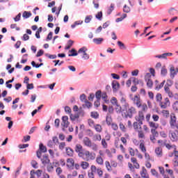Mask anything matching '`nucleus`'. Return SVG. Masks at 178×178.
<instances>
[{
    "label": "nucleus",
    "mask_w": 178,
    "mask_h": 178,
    "mask_svg": "<svg viewBox=\"0 0 178 178\" xmlns=\"http://www.w3.org/2000/svg\"><path fill=\"white\" fill-rule=\"evenodd\" d=\"M148 112V106L143 105V110L138 112V115L135 117V121L132 126L135 131H138V138L139 140H145V133L142 131L143 122L145 120V113Z\"/></svg>",
    "instance_id": "nucleus-1"
},
{
    "label": "nucleus",
    "mask_w": 178,
    "mask_h": 178,
    "mask_svg": "<svg viewBox=\"0 0 178 178\" xmlns=\"http://www.w3.org/2000/svg\"><path fill=\"white\" fill-rule=\"evenodd\" d=\"M121 111L124 118H129V119L133 118V115H136V113H137V108L133 106H130L129 104H128V106L121 108Z\"/></svg>",
    "instance_id": "nucleus-2"
},
{
    "label": "nucleus",
    "mask_w": 178,
    "mask_h": 178,
    "mask_svg": "<svg viewBox=\"0 0 178 178\" xmlns=\"http://www.w3.org/2000/svg\"><path fill=\"white\" fill-rule=\"evenodd\" d=\"M79 157L88 162V161H94V159H95V153L90 152V150L84 149Z\"/></svg>",
    "instance_id": "nucleus-3"
},
{
    "label": "nucleus",
    "mask_w": 178,
    "mask_h": 178,
    "mask_svg": "<svg viewBox=\"0 0 178 178\" xmlns=\"http://www.w3.org/2000/svg\"><path fill=\"white\" fill-rule=\"evenodd\" d=\"M83 145L85 147H88V148H91L92 151H98V145L95 143H92L91 139L88 137L83 138Z\"/></svg>",
    "instance_id": "nucleus-4"
},
{
    "label": "nucleus",
    "mask_w": 178,
    "mask_h": 178,
    "mask_svg": "<svg viewBox=\"0 0 178 178\" xmlns=\"http://www.w3.org/2000/svg\"><path fill=\"white\" fill-rule=\"evenodd\" d=\"M132 101L135 105H136L137 108H141L140 111H143V106L145 105L147 106V104H142L141 103V97H140L139 95H135L132 99Z\"/></svg>",
    "instance_id": "nucleus-5"
},
{
    "label": "nucleus",
    "mask_w": 178,
    "mask_h": 178,
    "mask_svg": "<svg viewBox=\"0 0 178 178\" xmlns=\"http://www.w3.org/2000/svg\"><path fill=\"white\" fill-rule=\"evenodd\" d=\"M170 87H172V81H167V83L164 86L165 92L168 95L170 98H173V92L170 90Z\"/></svg>",
    "instance_id": "nucleus-6"
},
{
    "label": "nucleus",
    "mask_w": 178,
    "mask_h": 178,
    "mask_svg": "<svg viewBox=\"0 0 178 178\" xmlns=\"http://www.w3.org/2000/svg\"><path fill=\"white\" fill-rule=\"evenodd\" d=\"M62 120H63V122L61 124L63 127L62 130L63 131H66V129L69 127V117H67V115L63 116Z\"/></svg>",
    "instance_id": "nucleus-7"
},
{
    "label": "nucleus",
    "mask_w": 178,
    "mask_h": 178,
    "mask_svg": "<svg viewBox=\"0 0 178 178\" xmlns=\"http://www.w3.org/2000/svg\"><path fill=\"white\" fill-rule=\"evenodd\" d=\"M74 149L75 152L78 154V156H80L81 154L84 151V147H83V145L80 143H75Z\"/></svg>",
    "instance_id": "nucleus-8"
},
{
    "label": "nucleus",
    "mask_w": 178,
    "mask_h": 178,
    "mask_svg": "<svg viewBox=\"0 0 178 178\" xmlns=\"http://www.w3.org/2000/svg\"><path fill=\"white\" fill-rule=\"evenodd\" d=\"M150 77L151 74L149 73H147L145 76V80L147 81V87H148V88H152V86H154V82L149 79Z\"/></svg>",
    "instance_id": "nucleus-9"
},
{
    "label": "nucleus",
    "mask_w": 178,
    "mask_h": 178,
    "mask_svg": "<svg viewBox=\"0 0 178 178\" xmlns=\"http://www.w3.org/2000/svg\"><path fill=\"white\" fill-rule=\"evenodd\" d=\"M169 123H170V127L172 126H175V124L177 123V118L176 117V114H175V113H170Z\"/></svg>",
    "instance_id": "nucleus-10"
},
{
    "label": "nucleus",
    "mask_w": 178,
    "mask_h": 178,
    "mask_svg": "<svg viewBox=\"0 0 178 178\" xmlns=\"http://www.w3.org/2000/svg\"><path fill=\"white\" fill-rule=\"evenodd\" d=\"M169 137H170V140H171L172 143H176L178 141V134L177 133H176V131H170Z\"/></svg>",
    "instance_id": "nucleus-11"
},
{
    "label": "nucleus",
    "mask_w": 178,
    "mask_h": 178,
    "mask_svg": "<svg viewBox=\"0 0 178 178\" xmlns=\"http://www.w3.org/2000/svg\"><path fill=\"white\" fill-rule=\"evenodd\" d=\"M159 106H161V109H166L168 106H170V101L169 100V98H165L164 102H161L159 103Z\"/></svg>",
    "instance_id": "nucleus-12"
},
{
    "label": "nucleus",
    "mask_w": 178,
    "mask_h": 178,
    "mask_svg": "<svg viewBox=\"0 0 178 178\" xmlns=\"http://www.w3.org/2000/svg\"><path fill=\"white\" fill-rule=\"evenodd\" d=\"M90 170L91 172H88V177L89 178H95V175H94V173L97 172V166H95V165H92L90 167Z\"/></svg>",
    "instance_id": "nucleus-13"
},
{
    "label": "nucleus",
    "mask_w": 178,
    "mask_h": 178,
    "mask_svg": "<svg viewBox=\"0 0 178 178\" xmlns=\"http://www.w3.org/2000/svg\"><path fill=\"white\" fill-rule=\"evenodd\" d=\"M141 178H149V175L145 167H142V170L140 172Z\"/></svg>",
    "instance_id": "nucleus-14"
},
{
    "label": "nucleus",
    "mask_w": 178,
    "mask_h": 178,
    "mask_svg": "<svg viewBox=\"0 0 178 178\" xmlns=\"http://www.w3.org/2000/svg\"><path fill=\"white\" fill-rule=\"evenodd\" d=\"M165 83H166V81H163L162 83H159V81L158 80L155 81V90L157 91H159L161 88H163L165 86Z\"/></svg>",
    "instance_id": "nucleus-15"
},
{
    "label": "nucleus",
    "mask_w": 178,
    "mask_h": 178,
    "mask_svg": "<svg viewBox=\"0 0 178 178\" xmlns=\"http://www.w3.org/2000/svg\"><path fill=\"white\" fill-rule=\"evenodd\" d=\"M139 149H140L143 153L147 152V147H145V142L144 140H140Z\"/></svg>",
    "instance_id": "nucleus-16"
},
{
    "label": "nucleus",
    "mask_w": 178,
    "mask_h": 178,
    "mask_svg": "<svg viewBox=\"0 0 178 178\" xmlns=\"http://www.w3.org/2000/svg\"><path fill=\"white\" fill-rule=\"evenodd\" d=\"M65 152L67 156H70V158L74 156V150L70 147H65Z\"/></svg>",
    "instance_id": "nucleus-17"
},
{
    "label": "nucleus",
    "mask_w": 178,
    "mask_h": 178,
    "mask_svg": "<svg viewBox=\"0 0 178 178\" xmlns=\"http://www.w3.org/2000/svg\"><path fill=\"white\" fill-rule=\"evenodd\" d=\"M173 54L172 53H164L161 55L155 56V58H158L159 59H167L168 56H172Z\"/></svg>",
    "instance_id": "nucleus-18"
},
{
    "label": "nucleus",
    "mask_w": 178,
    "mask_h": 178,
    "mask_svg": "<svg viewBox=\"0 0 178 178\" xmlns=\"http://www.w3.org/2000/svg\"><path fill=\"white\" fill-rule=\"evenodd\" d=\"M130 139V135L129 134H125L124 137L120 138V140L122 141V144L124 145H127V140Z\"/></svg>",
    "instance_id": "nucleus-19"
},
{
    "label": "nucleus",
    "mask_w": 178,
    "mask_h": 178,
    "mask_svg": "<svg viewBox=\"0 0 178 178\" xmlns=\"http://www.w3.org/2000/svg\"><path fill=\"white\" fill-rule=\"evenodd\" d=\"M41 162L42 165H48L49 162H51V161L49 160V157H48V155L45 154L41 159Z\"/></svg>",
    "instance_id": "nucleus-20"
},
{
    "label": "nucleus",
    "mask_w": 178,
    "mask_h": 178,
    "mask_svg": "<svg viewBox=\"0 0 178 178\" xmlns=\"http://www.w3.org/2000/svg\"><path fill=\"white\" fill-rule=\"evenodd\" d=\"M54 165L56 168V165H58V163H49L47 166V170L49 172V173H52L54 172Z\"/></svg>",
    "instance_id": "nucleus-21"
},
{
    "label": "nucleus",
    "mask_w": 178,
    "mask_h": 178,
    "mask_svg": "<svg viewBox=\"0 0 178 178\" xmlns=\"http://www.w3.org/2000/svg\"><path fill=\"white\" fill-rule=\"evenodd\" d=\"M131 162L133 163L134 168H135V169H140V164L137 162V159L136 157H131Z\"/></svg>",
    "instance_id": "nucleus-22"
},
{
    "label": "nucleus",
    "mask_w": 178,
    "mask_h": 178,
    "mask_svg": "<svg viewBox=\"0 0 178 178\" xmlns=\"http://www.w3.org/2000/svg\"><path fill=\"white\" fill-rule=\"evenodd\" d=\"M112 87L114 92H116L120 87V84L118 81H113Z\"/></svg>",
    "instance_id": "nucleus-23"
},
{
    "label": "nucleus",
    "mask_w": 178,
    "mask_h": 178,
    "mask_svg": "<svg viewBox=\"0 0 178 178\" xmlns=\"http://www.w3.org/2000/svg\"><path fill=\"white\" fill-rule=\"evenodd\" d=\"M67 166L70 169L74 166V159H67Z\"/></svg>",
    "instance_id": "nucleus-24"
},
{
    "label": "nucleus",
    "mask_w": 178,
    "mask_h": 178,
    "mask_svg": "<svg viewBox=\"0 0 178 178\" xmlns=\"http://www.w3.org/2000/svg\"><path fill=\"white\" fill-rule=\"evenodd\" d=\"M111 102V104H113V105H115L116 106L120 107V108L118 110V112H120L122 111V107L118 104V99H116V97H112Z\"/></svg>",
    "instance_id": "nucleus-25"
},
{
    "label": "nucleus",
    "mask_w": 178,
    "mask_h": 178,
    "mask_svg": "<svg viewBox=\"0 0 178 178\" xmlns=\"http://www.w3.org/2000/svg\"><path fill=\"white\" fill-rule=\"evenodd\" d=\"M155 154L157 155V156H159V158H161L162 155H163V153L162 152V147H156Z\"/></svg>",
    "instance_id": "nucleus-26"
},
{
    "label": "nucleus",
    "mask_w": 178,
    "mask_h": 178,
    "mask_svg": "<svg viewBox=\"0 0 178 178\" xmlns=\"http://www.w3.org/2000/svg\"><path fill=\"white\" fill-rule=\"evenodd\" d=\"M168 156L170 158H172V156L175 157V159H178V151L177 149H174L173 152H170L168 154Z\"/></svg>",
    "instance_id": "nucleus-27"
},
{
    "label": "nucleus",
    "mask_w": 178,
    "mask_h": 178,
    "mask_svg": "<svg viewBox=\"0 0 178 178\" xmlns=\"http://www.w3.org/2000/svg\"><path fill=\"white\" fill-rule=\"evenodd\" d=\"M81 167L83 170H86V169H88L90 168V163L87 161H81Z\"/></svg>",
    "instance_id": "nucleus-28"
},
{
    "label": "nucleus",
    "mask_w": 178,
    "mask_h": 178,
    "mask_svg": "<svg viewBox=\"0 0 178 178\" xmlns=\"http://www.w3.org/2000/svg\"><path fill=\"white\" fill-rule=\"evenodd\" d=\"M149 126L151 127V130H156L159 125L154 122H149Z\"/></svg>",
    "instance_id": "nucleus-29"
},
{
    "label": "nucleus",
    "mask_w": 178,
    "mask_h": 178,
    "mask_svg": "<svg viewBox=\"0 0 178 178\" xmlns=\"http://www.w3.org/2000/svg\"><path fill=\"white\" fill-rule=\"evenodd\" d=\"M151 174L156 178H161V175H159V172L156 171L154 168L151 169L150 170Z\"/></svg>",
    "instance_id": "nucleus-30"
},
{
    "label": "nucleus",
    "mask_w": 178,
    "mask_h": 178,
    "mask_svg": "<svg viewBox=\"0 0 178 178\" xmlns=\"http://www.w3.org/2000/svg\"><path fill=\"white\" fill-rule=\"evenodd\" d=\"M167 142H168V140H165L164 145L167 148V149H172V148H173L174 149H176L175 145H170L169 143H166Z\"/></svg>",
    "instance_id": "nucleus-31"
},
{
    "label": "nucleus",
    "mask_w": 178,
    "mask_h": 178,
    "mask_svg": "<svg viewBox=\"0 0 178 178\" xmlns=\"http://www.w3.org/2000/svg\"><path fill=\"white\" fill-rule=\"evenodd\" d=\"M133 83L134 86H138V84H140L142 86H144V82L142 80H139L137 78L133 79Z\"/></svg>",
    "instance_id": "nucleus-32"
},
{
    "label": "nucleus",
    "mask_w": 178,
    "mask_h": 178,
    "mask_svg": "<svg viewBox=\"0 0 178 178\" xmlns=\"http://www.w3.org/2000/svg\"><path fill=\"white\" fill-rule=\"evenodd\" d=\"M120 102L122 104V109H123L125 107H127L129 105V103H127L126 98H124V97L121 98Z\"/></svg>",
    "instance_id": "nucleus-33"
},
{
    "label": "nucleus",
    "mask_w": 178,
    "mask_h": 178,
    "mask_svg": "<svg viewBox=\"0 0 178 178\" xmlns=\"http://www.w3.org/2000/svg\"><path fill=\"white\" fill-rule=\"evenodd\" d=\"M170 77L171 79H175V76H176V74H177V72H176V70H175V67H171L170 70Z\"/></svg>",
    "instance_id": "nucleus-34"
},
{
    "label": "nucleus",
    "mask_w": 178,
    "mask_h": 178,
    "mask_svg": "<svg viewBox=\"0 0 178 178\" xmlns=\"http://www.w3.org/2000/svg\"><path fill=\"white\" fill-rule=\"evenodd\" d=\"M95 130L97 131V133H102V126L99 124H97L94 126Z\"/></svg>",
    "instance_id": "nucleus-35"
},
{
    "label": "nucleus",
    "mask_w": 178,
    "mask_h": 178,
    "mask_svg": "<svg viewBox=\"0 0 178 178\" xmlns=\"http://www.w3.org/2000/svg\"><path fill=\"white\" fill-rule=\"evenodd\" d=\"M106 169L108 170V172H112V165L111 163L108 161H106L105 163Z\"/></svg>",
    "instance_id": "nucleus-36"
},
{
    "label": "nucleus",
    "mask_w": 178,
    "mask_h": 178,
    "mask_svg": "<svg viewBox=\"0 0 178 178\" xmlns=\"http://www.w3.org/2000/svg\"><path fill=\"white\" fill-rule=\"evenodd\" d=\"M103 41H104V38H98L93 39V42L95 44H97V45H99V44H102Z\"/></svg>",
    "instance_id": "nucleus-37"
},
{
    "label": "nucleus",
    "mask_w": 178,
    "mask_h": 178,
    "mask_svg": "<svg viewBox=\"0 0 178 178\" xmlns=\"http://www.w3.org/2000/svg\"><path fill=\"white\" fill-rule=\"evenodd\" d=\"M96 162L98 165H104V159H102L101 156H97L96 158Z\"/></svg>",
    "instance_id": "nucleus-38"
},
{
    "label": "nucleus",
    "mask_w": 178,
    "mask_h": 178,
    "mask_svg": "<svg viewBox=\"0 0 178 178\" xmlns=\"http://www.w3.org/2000/svg\"><path fill=\"white\" fill-rule=\"evenodd\" d=\"M101 144H102V147L104 149H108V142H106L107 140H105V138H102L101 140Z\"/></svg>",
    "instance_id": "nucleus-39"
},
{
    "label": "nucleus",
    "mask_w": 178,
    "mask_h": 178,
    "mask_svg": "<svg viewBox=\"0 0 178 178\" xmlns=\"http://www.w3.org/2000/svg\"><path fill=\"white\" fill-rule=\"evenodd\" d=\"M102 140V136H101V134H96L93 136L94 141H101Z\"/></svg>",
    "instance_id": "nucleus-40"
},
{
    "label": "nucleus",
    "mask_w": 178,
    "mask_h": 178,
    "mask_svg": "<svg viewBox=\"0 0 178 178\" xmlns=\"http://www.w3.org/2000/svg\"><path fill=\"white\" fill-rule=\"evenodd\" d=\"M70 52V54H68V56H77L79 55V53H77V51L74 49H72L71 50L69 51Z\"/></svg>",
    "instance_id": "nucleus-41"
},
{
    "label": "nucleus",
    "mask_w": 178,
    "mask_h": 178,
    "mask_svg": "<svg viewBox=\"0 0 178 178\" xmlns=\"http://www.w3.org/2000/svg\"><path fill=\"white\" fill-rule=\"evenodd\" d=\"M31 12L24 11L22 14V17H24V19H29V17H31Z\"/></svg>",
    "instance_id": "nucleus-42"
},
{
    "label": "nucleus",
    "mask_w": 178,
    "mask_h": 178,
    "mask_svg": "<svg viewBox=\"0 0 178 178\" xmlns=\"http://www.w3.org/2000/svg\"><path fill=\"white\" fill-rule=\"evenodd\" d=\"M161 76H165L168 74V69H166L165 66H163L161 67Z\"/></svg>",
    "instance_id": "nucleus-43"
},
{
    "label": "nucleus",
    "mask_w": 178,
    "mask_h": 178,
    "mask_svg": "<svg viewBox=\"0 0 178 178\" xmlns=\"http://www.w3.org/2000/svg\"><path fill=\"white\" fill-rule=\"evenodd\" d=\"M87 51H88V49H87L86 47H83L79 49L78 54H82V55L83 56L85 54H87Z\"/></svg>",
    "instance_id": "nucleus-44"
},
{
    "label": "nucleus",
    "mask_w": 178,
    "mask_h": 178,
    "mask_svg": "<svg viewBox=\"0 0 178 178\" xmlns=\"http://www.w3.org/2000/svg\"><path fill=\"white\" fill-rule=\"evenodd\" d=\"M73 44H74V41L70 40L67 42V45L65 47V49H70L72 48Z\"/></svg>",
    "instance_id": "nucleus-45"
},
{
    "label": "nucleus",
    "mask_w": 178,
    "mask_h": 178,
    "mask_svg": "<svg viewBox=\"0 0 178 178\" xmlns=\"http://www.w3.org/2000/svg\"><path fill=\"white\" fill-rule=\"evenodd\" d=\"M90 116L91 118H93V119H98V118H99V114L98 113V112L92 111L90 113Z\"/></svg>",
    "instance_id": "nucleus-46"
},
{
    "label": "nucleus",
    "mask_w": 178,
    "mask_h": 178,
    "mask_svg": "<svg viewBox=\"0 0 178 178\" xmlns=\"http://www.w3.org/2000/svg\"><path fill=\"white\" fill-rule=\"evenodd\" d=\"M159 170L161 175H162L163 178H165V176H168V175L165 174V168L163 167L159 166Z\"/></svg>",
    "instance_id": "nucleus-47"
},
{
    "label": "nucleus",
    "mask_w": 178,
    "mask_h": 178,
    "mask_svg": "<svg viewBox=\"0 0 178 178\" xmlns=\"http://www.w3.org/2000/svg\"><path fill=\"white\" fill-rule=\"evenodd\" d=\"M161 113H162L163 116L166 118H169V115H170V113L168 110H163L161 111Z\"/></svg>",
    "instance_id": "nucleus-48"
},
{
    "label": "nucleus",
    "mask_w": 178,
    "mask_h": 178,
    "mask_svg": "<svg viewBox=\"0 0 178 178\" xmlns=\"http://www.w3.org/2000/svg\"><path fill=\"white\" fill-rule=\"evenodd\" d=\"M115 10V4H111L110 8L107 10V15H111Z\"/></svg>",
    "instance_id": "nucleus-49"
},
{
    "label": "nucleus",
    "mask_w": 178,
    "mask_h": 178,
    "mask_svg": "<svg viewBox=\"0 0 178 178\" xmlns=\"http://www.w3.org/2000/svg\"><path fill=\"white\" fill-rule=\"evenodd\" d=\"M172 109L178 113V101H176L173 104H172Z\"/></svg>",
    "instance_id": "nucleus-50"
},
{
    "label": "nucleus",
    "mask_w": 178,
    "mask_h": 178,
    "mask_svg": "<svg viewBox=\"0 0 178 178\" xmlns=\"http://www.w3.org/2000/svg\"><path fill=\"white\" fill-rule=\"evenodd\" d=\"M156 101L159 103L162 102V94L157 93L156 95Z\"/></svg>",
    "instance_id": "nucleus-51"
},
{
    "label": "nucleus",
    "mask_w": 178,
    "mask_h": 178,
    "mask_svg": "<svg viewBox=\"0 0 178 178\" xmlns=\"http://www.w3.org/2000/svg\"><path fill=\"white\" fill-rule=\"evenodd\" d=\"M127 17V14H123L122 15V17H119V18H117L116 19H115V22H117V23H119V22H122L124 19H126Z\"/></svg>",
    "instance_id": "nucleus-52"
},
{
    "label": "nucleus",
    "mask_w": 178,
    "mask_h": 178,
    "mask_svg": "<svg viewBox=\"0 0 178 178\" xmlns=\"http://www.w3.org/2000/svg\"><path fill=\"white\" fill-rule=\"evenodd\" d=\"M152 136L154 137H159V133H158V131L156 129H151Z\"/></svg>",
    "instance_id": "nucleus-53"
},
{
    "label": "nucleus",
    "mask_w": 178,
    "mask_h": 178,
    "mask_svg": "<svg viewBox=\"0 0 178 178\" xmlns=\"http://www.w3.org/2000/svg\"><path fill=\"white\" fill-rule=\"evenodd\" d=\"M118 45L120 47V49H126V45H124V43L121 41L118 42Z\"/></svg>",
    "instance_id": "nucleus-54"
},
{
    "label": "nucleus",
    "mask_w": 178,
    "mask_h": 178,
    "mask_svg": "<svg viewBox=\"0 0 178 178\" xmlns=\"http://www.w3.org/2000/svg\"><path fill=\"white\" fill-rule=\"evenodd\" d=\"M128 151L129 152V155H131V156H134V155H136V152L134 151V149H133V147H129L128 148Z\"/></svg>",
    "instance_id": "nucleus-55"
},
{
    "label": "nucleus",
    "mask_w": 178,
    "mask_h": 178,
    "mask_svg": "<svg viewBox=\"0 0 178 178\" xmlns=\"http://www.w3.org/2000/svg\"><path fill=\"white\" fill-rule=\"evenodd\" d=\"M111 129H113V130H114L115 131H117V130L119 129V127L118 126V124L113 122L111 124Z\"/></svg>",
    "instance_id": "nucleus-56"
},
{
    "label": "nucleus",
    "mask_w": 178,
    "mask_h": 178,
    "mask_svg": "<svg viewBox=\"0 0 178 178\" xmlns=\"http://www.w3.org/2000/svg\"><path fill=\"white\" fill-rule=\"evenodd\" d=\"M102 92L101 90H97L95 93V97L97 100H101V97H102Z\"/></svg>",
    "instance_id": "nucleus-57"
},
{
    "label": "nucleus",
    "mask_w": 178,
    "mask_h": 178,
    "mask_svg": "<svg viewBox=\"0 0 178 178\" xmlns=\"http://www.w3.org/2000/svg\"><path fill=\"white\" fill-rule=\"evenodd\" d=\"M177 12V9H175L174 8H171L169 10H168V13H170V15H171L172 16H174V15H175V13Z\"/></svg>",
    "instance_id": "nucleus-58"
},
{
    "label": "nucleus",
    "mask_w": 178,
    "mask_h": 178,
    "mask_svg": "<svg viewBox=\"0 0 178 178\" xmlns=\"http://www.w3.org/2000/svg\"><path fill=\"white\" fill-rule=\"evenodd\" d=\"M120 129L122 133H126V126L122 122L120 123Z\"/></svg>",
    "instance_id": "nucleus-59"
},
{
    "label": "nucleus",
    "mask_w": 178,
    "mask_h": 178,
    "mask_svg": "<svg viewBox=\"0 0 178 178\" xmlns=\"http://www.w3.org/2000/svg\"><path fill=\"white\" fill-rule=\"evenodd\" d=\"M39 147L42 152H47V147L44 146L42 143H40Z\"/></svg>",
    "instance_id": "nucleus-60"
},
{
    "label": "nucleus",
    "mask_w": 178,
    "mask_h": 178,
    "mask_svg": "<svg viewBox=\"0 0 178 178\" xmlns=\"http://www.w3.org/2000/svg\"><path fill=\"white\" fill-rule=\"evenodd\" d=\"M62 172H63V170H62V168L60 167H58L56 169V172L57 174V175L60 176L62 175Z\"/></svg>",
    "instance_id": "nucleus-61"
},
{
    "label": "nucleus",
    "mask_w": 178,
    "mask_h": 178,
    "mask_svg": "<svg viewBox=\"0 0 178 178\" xmlns=\"http://www.w3.org/2000/svg\"><path fill=\"white\" fill-rule=\"evenodd\" d=\"M170 127L171 129H173V130H175L177 134H178V122H177L176 124H174V125Z\"/></svg>",
    "instance_id": "nucleus-62"
},
{
    "label": "nucleus",
    "mask_w": 178,
    "mask_h": 178,
    "mask_svg": "<svg viewBox=\"0 0 178 178\" xmlns=\"http://www.w3.org/2000/svg\"><path fill=\"white\" fill-rule=\"evenodd\" d=\"M145 154V159L146 161H151V156L147 152L143 153Z\"/></svg>",
    "instance_id": "nucleus-63"
},
{
    "label": "nucleus",
    "mask_w": 178,
    "mask_h": 178,
    "mask_svg": "<svg viewBox=\"0 0 178 178\" xmlns=\"http://www.w3.org/2000/svg\"><path fill=\"white\" fill-rule=\"evenodd\" d=\"M96 19H98V20H102V11H99L97 13V14L95 15Z\"/></svg>",
    "instance_id": "nucleus-64"
}]
</instances>
